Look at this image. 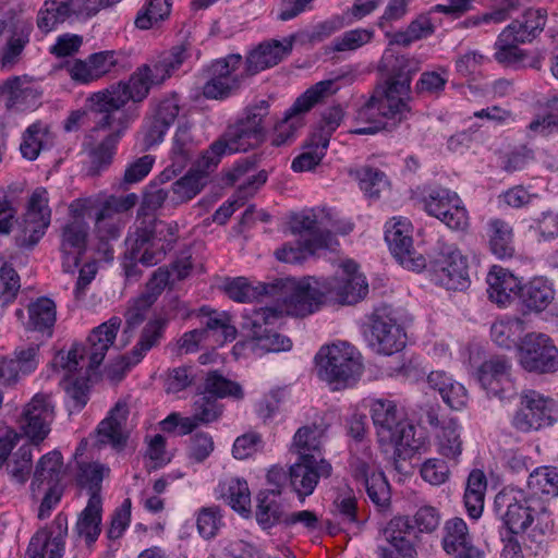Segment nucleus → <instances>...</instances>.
<instances>
[{
	"label": "nucleus",
	"mask_w": 558,
	"mask_h": 558,
	"mask_svg": "<svg viewBox=\"0 0 558 558\" xmlns=\"http://www.w3.org/2000/svg\"><path fill=\"white\" fill-rule=\"evenodd\" d=\"M322 279L315 277L279 278L271 282L270 295L283 303L288 315L306 316L325 303Z\"/></svg>",
	"instance_id": "1a4fd4ad"
},
{
	"label": "nucleus",
	"mask_w": 558,
	"mask_h": 558,
	"mask_svg": "<svg viewBox=\"0 0 558 558\" xmlns=\"http://www.w3.org/2000/svg\"><path fill=\"white\" fill-rule=\"evenodd\" d=\"M56 323V305L48 298H38L28 305L27 329L48 331L51 335V328Z\"/></svg>",
	"instance_id": "bf43d9fd"
},
{
	"label": "nucleus",
	"mask_w": 558,
	"mask_h": 558,
	"mask_svg": "<svg viewBox=\"0 0 558 558\" xmlns=\"http://www.w3.org/2000/svg\"><path fill=\"white\" fill-rule=\"evenodd\" d=\"M102 499L96 494L89 496L86 507L77 517L74 533L86 545L94 544L101 533Z\"/></svg>",
	"instance_id": "e433bc0d"
},
{
	"label": "nucleus",
	"mask_w": 558,
	"mask_h": 558,
	"mask_svg": "<svg viewBox=\"0 0 558 558\" xmlns=\"http://www.w3.org/2000/svg\"><path fill=\"white\" fill-rule=\"evenodd\" d=\"M242 64V56L230 53L211 62L208 68L209 78L203 86V96L207 99L222 100L235 93L246 78L244 73H236Z\"/></svg>",
	"instance_id": "4468645a"
},
{
	"label": "nucleus",
	"mask_w": 558,
	"mask_h": 558,
	"mask_svg": "<svg viewBox=\"0 0 558 558\" xmlns=\"http://www.w3.org/2000/svg\"><path fill=\"white\" fill-rule=\"evenodd\" d=\"M22 221L46 234L51 222V209L49 207L48 192L46 189L37 187L32 193Z\"/></svg>",
	"instance_id": "09e8293b"
},
{
	"label": "nucleus",
	"mask_w": 558,
	"mask_h": 558,
	"mask_svg": "<svg viewBox=\"0 0 558 558\" xmlns=\"http://www.w3.org/2000/svg\"><path fill=\"white\" fill-rule=\"evenodd\" d=\"M120 53L114 50L94 52L85 59L68 60L64 69L77 84H89L109 74L120 65Z\"/></svg>",
	"instance_id": "aec40b11"
},
{
	"label": "nucleus",
	"mask_w": 558,
	"mask_h": 558,
	"mask_svg": "<svg viewBox=\"0 0 558 558\" xmlns=\"http://www.w3.org/2000/svg\"><path fill=\"white\" fill-rule=\"evenodd\" d=\"M318 377L335 385V389L347 388L363 373L361 354L347 342L323 345L315 355Z\"/></svg>",
	"instance_id": "0eeeda50"
},
{
	"label": "nucleus",
	"mask_w": 558,
	"mask_h": 558,
	"mask_svg": "<svg viewBox=\"0 0 558 558\" xmlns=\"http://www.w3.org/2000/svg\"><path fill=\"white\" fill-rule=\"evenodd\" d=\"M351 474L360 482L368 498L377 507L385 508L390 502V488L383 472L376 471L367 461L353 457L350 462Z\"/></svg>",
	"instance_id": "bb28decb"
},
{
	"label": "nucleus",
	"mask_w": 558,
	"mask_h": 558,
	"mask_svg": "<svg viewBox=\"0 0 558 558\" xmlns=\"http://www.w3.org/2000/svg\"><path fill=\"white\" fill-rule=\"evenodd\" d=\"M519 299L526 310L539 313L553 302L555 290L548 279L535 277L521 286Z\"/></svg>",
	"instance_id": "4c0bfd02"
},
{
	"label": "nucleus",
	"mask_w": 558,
	"mask_h": 558,
	"mask_svg": "<svg viewBox=\"0 0 558 558\" xmlns=\"http://www.w3.org/2000/svg\"><path fill=\"white\" fill-rule=\"evenodd\" d=\"M367 340L375 352L391 355L405 347L407 335L403 327L391 317L376 315Z\"/></svg>",
	"instance_id": "393cba45"
},
{
	"label": "nucleus",
	"mask_w": 558,
	"mask_h": 558,
	"mask_svg": "<svg viewBox=\"0 0 558 558\" xmlns=\"http://www.w3.org/2000/svg\"><path fill=\"white\" fill-rule=\"evenodd\" d=\"M425 416L428 425L437 429L436 446L438 453L447 460L458 463L463 450L458 421L456 418L441 420L433 408L426 412Z\"/></svg>",
	"instance_id": "a878e982"
},
{
	"label": "nucleus",
	"mask_w": 558,
	"mask_h": 558,
	"mask_svg": "<svg viewBox=\"0 0 558 558\" xmlns=\"http://www.w3.org/2000/svg\"><path fill=\"white\" fill-rule=\"evenodd\" d=\"M428 386L454 411L464 409L469 401L466 388L444 371H433L427 376Z\"/></svg>",
	"instance_id": "f704fd0d"
},
{
	"label": "nucleus",
	"mask_w": 558,
	"mask_h": 558,
	"mask_svg": "<svg viewBox=\"0 0 558 558\" xmlns=\"http://www.w3.org/2000/svg\"><path fill=\"white\" fill-rule=\"evenodd\" d=\"M87 105L94 126L84 137L83 149L88 157V174L96 177L112 163L118 144L131 124L95 104Z\"/></svg>",
	"instance_id": "39448f33"
},
{
	"label": "nucleus",
	"mask_w": 558,
	"mask_h": 558,
	"mask_svg": "<svg viewBox=\"0 0 558 558\" xmlns=\"http://www.w3.org/2000/svg\"><path fill=\"white\" fill-rule=\"evenodd\" d=\"M279 495V490L269 489L257 496L255 518L263 530H268L279 523L283 524V519L288 515L277 499Z\"/></svg>",
	"instance_id": "de8ad7c7"
},
{
	"label": "nucleus",
	"mask_w": 558,
	"mask_h": 558,
	"mask_svg": "<svg viewBox=\"0 0 558 558\" xmlns=\"http://www.w3.org/2000/svg\"><path fill=\"white\" fill-rule=\"evenodd\" d=\"M332 466L326 459L298 458L289 469V478L292 490L303 502L311 496L320 478L331 475Z\"/></svg>",
	"instance_id": "412c9836"
},
{
	"label": "nucleus",
	"mask_w": 558,
	"mask_h": 558,
	"mask_svg": "<svg viewBox=\"0 0 558 558\" xmlns=\"http://www.w3.org/2000/svg\"><path fill=\"white\" fill-rule=\"evenodd\" d=\"M38 343H27L15 348L13 357L0 356V383L5 386L15 385L21 377L35 372L39 364Z\"/></svg>",
	"instance_id": "b1692460"
},
{
	"label": "nucleus",
	"mask_w": 558,
	"mask_h": 558,
	"mask_svg": "<svg viewBox=\"0 0 558 558\" xmlns=\"http://www.w3.org/2000/svg\"><path fill=\"white\" fill-rule=\"evenodd\" d=\"M187 58L184 47L177 46L171 51L162 53L157 60L144 63L141 66H147V75L154 85L162 84L175 72Z\"/></svg>",
	"instance_id": "37998d69"
},
{
	"label": "nucleus",
	"mask_w": 558,
	"mask_h": 558,
	"mask_svg": "<svg viewBox=\"0 0 558 558\" xmlns=\"http://www.w3.org/2000/svg\"><path fill=\"white\" fill-rule=\"evenodd\" d=\"M547 21L545 9H529L524 12L522 21H513L504 31L513 37L517 43L532 41L544 29Z\"/></svg>",
	"instance_id": "a19ab883"
},
{
	"label": "nucleus",
	"mask_w": 558,
	"mask_h": 558,
	"mask_svg": "<svg viewBox=\"0 0 558 558\" xmlns=\"http://www.w3.org/2000/svg\"><path fill=\"white\" fill-rule=\"evenodd\" d=\"M147 71V66H138L129 77L126 82L121 81L109 88L93 93L87 98V104H95L110 113L123 118L128 123L134 122L138 113L136 110L125 109V105L132 100L134 102H141L147 98L153 82H150Z\"/></svg>",
	"instance_id": "423d86ee"
},
{
	"label": "nucleus",
	"mask_w": 558,
	"mask_h": 558,
	"mask_svg": "<svg viewBox=\"0 0 558 558\" xmlns=\"http://www.w3.org/2000/svg\"><path fill=\"white\" fill-rule=\"evenodd\" d=\"M41 92L26 76H13L0 85V104L10 112L33 111L40 105Z\"/></svg>",
	"instance_id": "5701e85b"
},
{
	"label": "nucleus",
	"mask_w": 558,
	"mask_h": 558,
	"mask_svg": "<svg viewBox=\"0 0 558 558\" xmlns=\"http://www.w3.org/2000/svg\"><path fill=\"white\" fill-rule=\"evenodd\" d=\"M172 0H147L145 7L137 13L135 26L140 29H149L154 24L168 19L171 12Z\"/></svg>",
	"instance_id": "774afa93"
},
{
	"label": "nucleus",
	"mask_w": 558,
	"mask_h": 558,
	"mask_svg": "<svg viewBox=\"0 0 558 558\" xmlns=\"http://www.w3.org/2000/svg\"><path fill=\"white\" fill-rule=\"evenodd\" d=\"M518 359L521 367L535 374L558 372V348L545 333L530 332L524 336L519 348Z\"/></svg>",
	"instance_id": "ddd939ff"
},
{
	"label": "nucleus",
	"mask_w": 558,
	"mask_h": 558,
	"mask_svg": "<svg viewBox=\"0 0 558 558\" xmlns=\"http://www.w3.org/2000/svg\"><path fill=\"white\" fill-rule=\"evenodd\" d=\"M51 144L52 134L49 126L41 121H36L24 131L20 150L27 160H35L40 151Z\"/></svg>",
	"instance_id": "8fccbe9b"
},
{
	"label": "nucleus",
	"mask_w": 558,
	"mask_h": 558,
	"mask_svg": "<svg viewBox=\"0 0 558 558\" xmlns=\"http://www.w3.org/2000/svg\"><path fill=\"white\" fill-rule=\"evenodd\" d=\"M533 498L520 488H507L495 497V508L508 535L524 533L534 522Z\"/></svg>",
	"instance_id": "9b49d317"
},
{
	"label": "nucleus",
	"mask_w": 558,
	"mask_h": 558,
	"mask_svg": "<svg viewBox=\"0 0 558 558\" xmlns=\"http://www.w3.org/2000/svg\"><path fill=\"white\" fill-rule=\"evenodd\" d=\"M551 398L535 390H526L521 396V409L512 418V426L522 433L550 426L556 421L557 410Z\"/></svg>",
	"instance_id": "dca6fc26"
},
{
	"label": "nucleus",
	"mask_w": 558,
	"mask_h": 558,
	"mask_svg": "<svg viewBox=\"0 0 558 558\" xmlns=\"http://www.w3.org/2000/svg\"><path fill=\"white\" fill-rule=\"evenodd\" d=\"M71 0H46L38 13L37 26L44 33L51 32L58 24L71 16Z\"/></svg>",
	"instance_id": "e2e57ef3"
},
{
	"label": "nucleus",
	"mask_w": 558,
	"mask_h": 558,
	"mask_svg": "<svg viewBox=\"0 0 558 558\" xmlns=\"http://www.w3.org/2000/svg\"><path fill=\"white\" fill-rule=\"evenodd\" d=\"M207 174L201 170H190L171 185V202L174 205L194 198L206 185Z\"/></svg>",
	"instance_id": "4d7b16f0"
},
{
	"label": "nucleus",
	"mask_w": 558,
	"mask_h": 558,
	"mask_svg": "<svg viewBox=\"0 0 558 558\" xmlns=\"http://www.w3.org/2000/svg\"><path fill=\"white\" fill-rule=\"evenodd\" d=\"M384 76L371 96L377 104L381 117L402 121L411 111V82L418 71L416 60L386 50L378 63Z\"/></svg>",
	"instance_id": "f03ea898"
},
{
	"label": "nucleus",
	"mask_w": 558,
	"mask_h": 558,
	"mask_svg": "<svg viewBox=\"0 0 558 558\" xmlns=\"http://www.w3.org/2000/svg\"><path fill=\"white\" fill-rule=\"evenodd\" d=\"M472 545L468 525L461 518H452L445 523L441 546L447 555L453 557Z\"/></svg>",
	"instance_id": "5fc2aeb1"
},
{
	"label": "nucleus",
	"mask_w": 558,
	"mask_h": 558,
	"mask_svg": "<svg viewBox=\"0 0 558 558\" xmlns=\"http://www.w3.org/2000/svg\"><path fill=\"white\" fill-rule=\"evenodd\" d=\"M527 490L531 498L546 497L548 499L558 497V468L539 466L530 473L527 478Z\"/></svg>",
	"instance_id": "603ef678"
},
{
	"label": "nucleus",
	"mask_w": 558,
	"mask_h": 558,
	"mask_svg": "<svg viewBox=\"0 0 558 558\" xmlns=\"http://www.w3.org/2000/svg\"><path fill=\"white\" fill-rule=\"evenodd\" d=\"M325 303L355 304L368 293L365 277L357 271V265L348 260L331 278L322 279Z\"/></svg>",
	"instance_id": "f8f14e48"
},
{
	"label": "nucleus",
	"mask_w": 558,
	"mask_h": 558,
	"mask_svg": "<svg viewBox=\"0 0 558 558\" xmlns=\"http://www.w3.org/2000/svg\"><path fill=\"white\" fill-rule=\"evenodd\" d=\"M197 148V143L192 135L191 125L187 123L179 124L172 138L170 150L171 165L161 172V177L170 180L172 174L181 172L193 158Z\"/></svg>",
	"instance_id": "473e14b6"
},
{
	"label": "nucleus",
	"mask_w": 558,
	"mask_h": 558,
	"mask_svg": "<svg viewBox=\"0 0 558 558\" xmlns=\"http://www.w3.org/2000/svg\"><path fill=\"white\" fill-rule=\"evenodd\" d=\"M324 208L304 209L291 216L290 229L293 234L305 239H315L322 234V223H325Z\"/></svg>",
	"instance_id": "052dcab7"
},
{
	"label": "nucleus",
	"mask_w": 558,
	"mask_h": 558,
	"mask_svg": "<svg viewBox=\"0 0 558 558\" xmlns=\"http://www.w3.org/2000/svg\"><path fill=\"white\" fill-rule=\"evenodd\" d=\"M487 293L492 302L507 306L514 295H519L521 282L508 269L493 266L487 275Z\"/></svg>",
	"instance_id": "72a5a7b5"
},
{
	"label": "nucleus",
	"mask_w": 558,
	"mask_h": 558,
	"mask_svg": "<svg viewBox=\"0 0 558 558\" xmlns=\"http://www.w3.org/2000/svg\"><path fill=\"white\" fill-rule=\"evenodd\" d=\"M130 414L125 401H118L108 412L107 416L98 424L97 441L101 445H109L117 450L125 447L129 430L126 422Z\"/></svg>",
	"instance_id": "c85d7f7f"
},
{
	"label": "nucleus",
	"mask_w": 558,
	"mask_h": 558,
	"mask_svg": "<svg viewBox=\"0 0 558 558\" xmlns=\"http://www.w3.org/2000/svg\"><path fill=\"white\" fill-rule=\"evenodd\" d=\"M62 468L63 461L59 451L53 450L44 454L35 468L32 489L35 490L36 486L39 487L45 482L50 486L60 485Z\"/></svg>",
	"instance_id": "680f3d73"
},
{
	"label": "nucleus",
	"mask_w": 558,
	"mask_h": 558,
	"mask_svg": "<svg viewBox=\"0 0 558 558\" xmlns=\"http://www.w3.org/2000/svg\"><path fill=\"white\" fill-rule=\"evenodd\" d=\"M433 280L447 290L468 288L469 267L466 257L458 250L446 247L430 263Z\"/></svg>",
	"instance_id": "a211bd4d"
},
{
	"label": "nucleus",
	"mask_w": 558,
	"mask_h": 558,
	"mask_svg": "<svg viewBox=\"0 0 558 558\" xmlns=\"http://www.w3.org/2000/svg\"><path fill=\"white\" fill-rule=\"evenodd\" d=\"M137 199L135 193L76 198L70 203L69 213L92 217L96 238L108 243L120 238L126 225L125 215L136 205Z\"/></svg>",
	"instance_id": "20e7f679"
},
{
	"label": "nucleus",
	"mask_w": 558,
	"mask_h": 558,
	"mask_svg": "<svg viewBox=\"0 0 558 558\" xmlns=\"http://www.w3.org/2000/svg\"><path fill=\"white\" fill-rule=\"evenodd\" d=\"M291 38L286 40V44L278 40L260 44L246 56L245 69L243 71L244 75L250 77L260 71L275 66L291 51Z\"/></svg>",
	"instance_id": "2f4dec72"
},
{
	"label": "nucleus",
	"mask_w": 558,
	"mask_h": 558,
	"mask_svg": "<svg viewBox=\"0 0 558 558\" xmlns=\"http://www.w3.org/2000/svg\"><path fill=\"white\" fill-rule=\"evenodd\" d=\"M340 80L351 83L354 80V74L347 73L337 75L332 80L320 81L298 97L293 105L284 112L283 119L275 125L271 144L279 147L292 143L299 130L304 125V114L315 104L335 94L339 89L337 82Z\"/></svg>",
	"instance_id": "6e6552de"
},
{
	"label": "nucleus",
	"mask_w": 558,
	"mask_h": 558,
	"mask_svg": "<svg viewBox=\"0 0 558 558\" xmlns=\"http://www.w3.org/2000/svg\"><path fill=\"white\" fill-rule=\"evenodd\" d=\"M121 326V318L113 316L109 320L95 327L84 347V356L88 360L87 368H97L106 357L108 350L113 345Z\"/></svg>",
	"instance_id": "c756f323"
},
{
	"label": "nucleus",
	"mask_w": 558,
	"mask_h": 558,
	"mask_svg": "<svg viewBox=\"0 0 558 558\" xmlns=\"http://www.w3.org/2000/svg\"><path fill=\"white\" fill-rule=\"evenodd\" d=\"M282 314L283 311L276 307H259L245 311L242 316V328L258 341L279 325Z\"/></svg>",
	"instance_id": "ea45409f"
},
{
	"label": "nucleus",
	"mask_w": 558,
	"mask_h": 558,
	"mask_svg": "<svg viewBox=\"0 0 558 558\" xmlns=\"http://www.w3.org/2000/svg\"><path fill=\"white\" fill-rule=\"evenodd\" d=\"M168 320L165 318H156L149 320L143 328L140 339L131 352L122 357L125 368H130L133 365L140 363L145 354L156 347L161 338Z\"/></svg>",
	"instance_id": "58836bf2"
},
{
	"label": "nucleus",
	"mask_w": 558,
	"mask_h": 558,
	"mask_svg": "<svg viewBox=\"0 0 558 558\" xmlns=\"http://www.w3.org/2000/svg\"><path fill=\"white\" fill-rule=\"evenodd\" d=\"M511 364L502 356H493L477 369V379L487 393L499 396L510 385Z\"/></svg>",
	"instance_id": "c9c22d12"
},
{
	"label": "nucleus",
	"mask_w": 558,
	"mask_h": 558,
	"mask_svg": "<svg viewBox=\"0 0 558 558\" xmlns=\"http://www.w3.org/2000/svg\"><path fill=\"white\" fill-rule=\"evenodd\" d=\"M31 31L32 25L23 23L12 32L11 37L9 38L7 45L3 47L1 56L2 68H11L17 62L25 46L29 41Z\"/></svg>",
	"instance_id": "338daca9"
},
{
	"label": "nucleus",
	"mask_w": 558,
	"mask_h": 558,
	"mask_svg": "<svg viewBox=\"0 0 558 558\" xmlns=\"http://www.w3.org/2000/svg\"><path fill=\"white\" fill-rule=\"evenodd\" d=\"M225 291L231 300L240 303H246L252 302L262 295H270L271 282L252 286L247 279L238 277L226 283Z\"/></svg>",
	"instance_id": "0e129e2a"
},
{
	"label": "nucleus",
	"mask_w": 558,
	"mask_h": 558,
	"mask_svg": "<svg viewBox=\"0 0 558 558\" xmlns=\"http://www.w3.org/2000/svg\"><path fill=\"white\" fill-rule=\"evenodd\" d=\"M426 213L448 228L464 231L469 227L468 210L458 193L447 187H435L423 198Z\"/></svg>",
	"instance_id": "2eb2a0df"
},
{
	"label": "nucleus",
	"mask_w": 558,
	"mask_h": 558,
	"mask_svg": "<svg viewBox=\"0 0 558 558\" xmlns=\"http://www.w3.org/2000/svg\"><path fill=\"white\" fill-rule=\"evenodd\" d=\"M68 220L60 230V252L62 254V268L65 272H73L80 265L81 258L87 247L89 226L84 216L69 213Z\"/></svg>",
	"instance_id": "6ab92c4d"
},
{
	"label": "nucleus",
	"mask_w": 558,
	"mask_h": 558,
	"mask_svg": "<svg viewBox=\"0 0 558 558\" xmlns=\"http://www.w3.org/2000/svg\"><path fill=\"white\" fill-rule=\"evenodd\" d=\"M488 243L492 253L500 259L510 258L514 254L513 229L509 222L493 218L487 222Z\"/></svg>",
	"instance_id": "c03bdc74"
},
{
	"label": "nucleus",
	"mask_w": 558,
	"mask_h": 558,
	"mask_svg": "<svg viewBox=\"0 0 558 558\" xmlns=\"http://www.w3.org/2000/svg\"><path fill=\"white\" fill-rule=\"evenodd\" d=\"M328 146V134L314 133L304 145L303 151L292 160L291 169L294 172L314 170L325 157Z\"/></svg>",
	"instance_id": "a18cd8bd"
},
{
	"label": "nucleus",
	"mask_w": 558,
	"mask_h": 558,
	"mask_svg": "<svg viewBox=\"0 0 558 558\" xmlns=\"http://www.w3.org/2000/svg\"><path fill=\"white\" fill-rule=\"evenodd\" d=\"M54 402L51 395L36 393L25 404L20 425L25 436L36 445H39L50 433V426L54 420Z\"/></svg>",
	"instance_id": "f3484780"
},
{
	"label": "nucleus",
	"mask_w": 558,
	"mask_h": 558,
	"mask_svg": "<svg viewBox=\"0 0 558 558\" xmlns=\"http://www.w3.org/2000/svg\"><path fill=\"white\" fill-rule=\"evenodd\" d=\"M393 223L386 229L385 239L395 258L404 268L420 271L426 266V260L413 250L410 223L407 219L393 218Z\"/></svg>",
	"instance_id": "4be33fe9"
},
{
	"label": "nucleus",
	"mask_w": 558,
	"mask_h": 558,
	"mask_svg": "<svg viewBox=\"0 0 558 558\" xmlns=\"http://www.w3.org/2000/svg\"><path fill=\"white\" fill-rule=\"evenodd\" d=\"M267 173L265 171H259L257 174L250 175L243 180V182L239 185L236 194L240 198L241 203L238 201L231 202L228 205H223L219 207L215 215L214 220L219 221L220 223L226 222L231 215L235 211V209L243 204V201L252 197L256 191L266 183Z\"/></svg>",
	"instance_id": "13d9d810"
},
{
	"label": "nucleus",
	"mask_w": 558,
	"mask_h": 558,
	"mask_svg": "<svg viewBox=\"0 0 558 558\" xmlns=\"http://www.w3.org/2000/svg\"><path fill=\"white\" fill-rule=\"evenodd\" d=\"M219 498L225 500L235 512L244 518L251 514V493L246 481L228 478L218 485Z\"/></svg>",
	"instance_id": "79ce46f5"
},
{
	"label": "nucleus",
	"mask_w": 558,
	"mask_h": 558,
	"mask_svg": "<svg viewBox=\"0 0 558 558\" xmlns=\"http://www.w3.org/2000/svg\"><path fill=\"white\" fill-rule=\"evenodd\" d=\"M412 531L413 526L408 517H395L383 530L386 544L379 545L378 548H385L395 554L399 551H415L413 544L409 539Z\"/></svg>",
	"instance_id": "49530a36"
},
{
	"label": "nucleus",
	"mask_w": 558,
	"mask_h": 558,
	"mask_svg": "<svg viewBox=\"0 0 558 558\" xmlns=\"http://www.w3.org/2000/svg\"><path fill=\"white\" fill-rule=\"evenodd\" d=\"M327 245L326 236H318L315 239H304L294 244H284L282 247L275 252L278 260L288 264H300L306 259L307 256L316 254L318 251L324 250Z\"/></svg>",
	"instance_id": "6e6d98bb"
},
{
	"label": "nucleus",
	"mask_w": 558,
	"mask_h": 558,
	"mask_svg": "<svg viewBox=\"0 0 558 558\" xmlns=\"http://www.w3.org/2000/svg\"><path fill=\"white\" fill-rule=\"evenodd\" d=\"M486 489L485 473L478 469L472 470L468 476L463 497L465 509L472 519H478L483 513Z\"/></svg>",
	"instance_id": "3c124183"
},
{
	"label": "nucleus",
	"mask_w": 558,
	"mask_h": 558,
	"mask_svg": "<svg viewBox=\"0 0 558 558\" xmlns=\"http://www.w3.org/2000/svg\"><path fill=\"white\" fill-rule=\"evenodd\" d=\"M52 537L46 530L38 531L28 544L27 554L31 558H62L64 551V539L68 534V517L63 513L57 514L52 522Z\"/></svg>",
	"instance_id": "cd10ccee"
},
{
	"label": "nucleus",
	"mask_w": 558,
	"mask_h": 558,
	"mask_svg": "<svg viewBox=\"0 0 558 558\" xmlns=\"http://www.w3.org/2000/svg\"><path fill=\"white\" fill-rule=\"evenodd\" d=\"M203 391L216 400L218 398L227 397H232L235 399L243 398V390L240 384L226 378L217 371L207 373Z\"/></svg>",
	"instance_id": "69168bd1"
},
{
	"label": "nucleus",
	"mask_w": 558,
	"mask_h": 558,
	"mask_svg": "<svg viewBox=\"0 0 558 558\" xmlns=\"http://www.w3.org/2000/svg\"><path fill=\"white\" fill-rule=\"evenodd\" d=\"M509 31H502L495 41V59L498 63L506 66L532 68L539 70L542 68L543 58L539 53L529 56L527 52L521 50L513 37L508 34Z\"/></svg>",
	"instance_id": "7c9ffc66"
},
{
	"label": "nucleus",
	"mask_w": 558,
	"mask_h": 558,
	"mask_svg": "<svg viewBox=\"0 0 558 558\" xmlns=\"http://www.w3.org/2000/svg\"><path fill=\"white\" fill-rule=\"evenodd\" d=\"M175 222H167L153 216L138 217L130 226L126 238V251L122 260L124 276L129 280H138L142 270L138 263L146 267L162 262L179 239Z\"/></svg>",
	"instance_id": "f257e3e1"
},
{
	"label": "nucleus",
	"mask_w": 558,
	"mask_h": 558,
	"mask_svg": "<svg viewBox=\"0 0 558 558\" xmlns=\"http://www.w3.org/2000/svg\"><path fill=\"white\" fill-rule=\"evenodd\" d=\"M324 430L313 424L300 427L293 437V450L299 458L324 459L322 454V438Z\"/></svg>",
	"instance_id": "864d4df0"
},
{
	"label": "nucleus",
	"mask_w": 558,
	"mask_h": 558,
	"mask_svg": "<svg viewBox=\"0 0 558 558\" xmlns=\"http://www.w3.org/2000/svg\"><path fill=\"white\" fill-rule=\"evenodd\" d=\"M371 415L381 445L417 449L414 444V427L407 421L405 414L396 401L375 399L371 404Z\"/></svg>",
	"instance_id": "9d476101"
},
{
	"label": "nucleus",
	"mask_w": 558,
	"mask_h": 558,
	"mask_svg": "<svg viewBox=\"0 0 558 558\" xmlns=\"http://www.w3.org/2000/svg\"><path fill=\"white\" fill-rule=\"evenodd\" d=\"M269 101L260 99L246 107L243 117L230 125L203 154L204 165L216 167L226 154L247 151L265 140L264 120L269 114Z\"/></svg>",
	"instance_id": "7ed1b4c3"
}]
</instances>
